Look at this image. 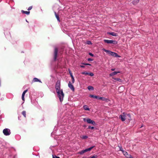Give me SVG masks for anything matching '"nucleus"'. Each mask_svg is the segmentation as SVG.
<instances>
[{"instance_id": "obj_1", "label": "nucleus", "mask_w": 158, "mask_h": 158, "mask_svg": "<svg viewBox=\"0 0 158 158\" xmlns=\"http://www.w3.org/2000/svg\"><path fill=\"white\" fill-rule=\"evenodd\" d=\"M55 88L60 101V102H61L63 100L64 94L63 93V90L62 89H60V81L58 80L56 82Z\"/></svg>"}, {"instance_id": "obj_2", "label": "nucleus", "mask_w": 158, "mask_h": 158, "mask_svg": "<svg viewBox=\"0 0 158 158\" xmlns=\"http://www.w3.org/2000/svg\"><path fill=\"white\" fill-rule=\"evenodd\" d=\"M119 118H121L122 121H124L125 120L130 121L131 120V115L129 114H126L123 113L122 114H121Z\"/></svg>"}, {"instance_id": "obj_3", "label": "nucleus", "mask_w": 158, "mask_h": 158, "mask_svg": "<svg viewBox=\"0 0 158 158\" xmlns=\"http://www.w3.org/2000/svg\"><path fill=\"white\" fill-rule=\"evenodd\" d=\"M102 50L106 52L107 53L109 54L110 56L115 57H118L119 56L118 54L115 52H112L109 50H106L104 48Z\"/></svg>"}, {"instance_id": "obj_4", "label": "nucleus", "mask_w": 158, "mask_h": 158, "mask_svg": "<svg viewBox=\"0 0 158 158\" xmlns=\"http://www.w3.org/2000/svg\"><path fill=\"white\" fill-rule=\"evenodd\" d=\"M83 121L85 122H86L87 123L89 124H92L94 126L96 124L94 120H92L89 118H83Z\"/></svg>"}, {"instance_id": "obj_5", "label": "nucleus", "mask_w": 158, "mask_h": 158, "mask_svg": "<svg viewBox=\"0 0 158 158\" xmlns=\"http://www.w3.org/2000/svg\"><path fill=\"white\" fill-rule=\"evenodd\" d=\"M104 42L107 44H117L118 42L115 40H103Z\"/></svg>"}, {"instance_id": "obj_6", "label": "nucleus", "mask_w": 158, "mask_h": 158, "mask_svg": "<svg viewBox=\"0 0 158 158\" xmlns=\"http://www.w3.org/2000/svg\"><path fill=\"white\" fill-rule=\"evenodd\" d=\"M3 133L4 135L8 136L11 134L10 130L8 128H5L3 130Z\"/></svg>"}, {"instance_id": "obj_7", "label": "nucleus", "mask_w": 158, "mask_h": 158, "mask_svg": "<svg viewBox=\"0 0 158 158\" xmlns=\"http://www.w3.org/2000/svg\"><path fill=\"white\" fill-rule=\"evenodd\" d=\"M58 52V49L56 48L55 47L54 48V57L53 59L54 61H56V60L57 56V54Z\"/></svg>"}, {"instance_id": "obj_8", "label": "nucleus", "mask_w": 158, "mask_h": 158, "mask_svg": "<svg viewBox=\"0 0 158 158\" xmlns=\"http://www.w3.org/2000/svg\"><path fill=\"white\" fill-rule=\"evenodd\" d=\"M119 150L122 152L124 156H125L126 158L128 157H129V156H130L131 155H128L127 152L124 150L123 149H120Z\"/></svg>"}, {"instance_id": "obj_9", "label": "nucleus", "mask_w": 158, "mask_h": 158, "mask_svg": "<svg viewBox=\"0 0 158 158\" xmlns=\"http://www.w3.org/2000/svg\"><path fill=\"white\" fill-rule=\"evenodd\" d=\"M69 87L73 91H74L75 89L73 85L71 83L70 81L69 82L68 85Z\"/></svg>"}, {"instance_id": "obj_10", "label": "nucleus", "mask_w": 158, "mask_h": 158, "mask_svg": "<svg viewBox=\"0 0 158 158\" xmlns=\"http://www.w3.org/2000/svg\"><path fill=\"white\" fill-rule=\"evenodd\" d=\"M98 99L102 100L103 101H105L106 102H108L109 101V99L106 98L104 97H99Z\"/></svg>"}, {"instance_id": "obj_11", "label": "nucleus", "mask_w": 158, "mask_h": 158, "mask_svg": "<svg viewBox=\"0 0 158 158\" xmlns=\"http://www.w3.org/2000/svg\"><path fill=\"white\" fill-rule=\"evenodd\" d=\"M92 149H85V150H83L79 152V153L80 154H82L85 152L90 151Z\"/></svg>"}, {"instance_id": "obj_12", "label": "nucleus", "mask_w": 158, "mask_h": 158, "mask_svg": "<svg viewBox=\"0 0 158 158\" xmlns=\"http://www.w3.org/2000/svg\"><path fill=\"white\" fill-rule=\"evenodd\" d=\"M27 91H28V89H26V90H24L23 92V94H22V100L23 101H25L24 96H25V94H26V93L27 92Z\"/></svg>"}, {"instance_id": "obj_13", "label": "nucleus", "mask_w": 158, "mask_h": 158, "mask_svg": "<svg viewBox=\"0 0 158 158\" xmlns=\"http://www.w3.org/2000/svg\"><path fill=\"white\" fill-rule=\"evenodd\" d=\"M107 34L114 36H117L118 35L117 33L114 32H108Z\"/></svg>"}, {"instance_id": "obj_14", "label": "nucleus", "mask_w": 158, "mask_h": 158, "mask_svg": "<svg viewBox=\"0 0 158 158\" xmlns=\"http://www.w3.org/2000/svg\"><path fill=\"white\" fill-rule=\"evenodd\" d=\"M120 73V72L119 71L114 72H113L112 73H110V76H114L117 74V73Z\"/></svg>"}, {"instance_id": "obj_15", "label": "nucleus", "mask_w": 158, "mask_h": 158, "mask_svg": "<svg viewBox=\"0 0 158 158\" xmlns=\"http://www.w3.org/2000/svg\"><path fill=\"white\" fill-rule=\"evenodd\" d=\"M33 81L34 82H40L41 83H42V82L39 79H38L37 78H34L33 79Z\"/></svg>"}, {"instance_id": "obj_16", "label": "nucleus", "mask_w": 158, "mask_h": 158, "mask_svg": "<svg viewBox=\"0 0 158 158\" xmlns=\"http://www.w3.org/2000/svg\"><path fill=\"white\" fill-rule=\"evenodd\" d=\"M54 14L55 16L57 19L58 21L59 22H60V18L59 17V15L57 14L56 13V12H54Z\"/></svg>"}, {"instance_id": "obj_17", "label": "nucleus", "mask_w": 158, "mask_h": 158, "mask_svg": "<svg viewBox=\"0 0 158 158\" xmlns=\"http://www.w3.org/2000/svg\"><path fill=\"white\" fill-rule=\"evenodd\" d=\"M89 97L91 98H97V99H98V97H99L98 96L94 95H91V94H90L89 95Z\"/></svg>"}, {"instance_id": "obj_18", "label": "nucleus", "mask_w": 158, "mask_h": 158, "mask_svg": "<svg viewBox=\"0 0 158 158\" xmlns=\"http://www.w3.org/2000/svg\"><path fill=\"white\" fill-rule=\"evenodd\" d=\"M140 0H134L132 1V3L133 5H136L139 2Z\"/></svg>"}, {"instance_id": "obj_19", "label": "nucleus", "mask_w": 158, "mask_h": 158, "mask_svg": "<svg viewBox=\"0 0 158 158\" xmlns=\"http://www.w3.org/2000/svg\"><path fill=\"white\" fill-rule=\"evenodd\" d=\"M21 12L23 14H25L27 15H29L30 14V11H25L23 10H21Z\"/></svg>"}, {"instance_id": "obj_20", "label": "nucleus", "mask_w": 158, "mask_h": 158, "mask_svg": "<svg viewBox=\"0 0 158 158\" xmlns=\"http://www.w3.org/2000/svg\"><path fill=\"white\" fill-rule=\"evenodd\" d=\"M84 109L86 110H89V109L87 105H84L83 106Z\"/></svg>"}, {"instance_id": "obj_21", "label": "nucleus", "mask_w": 158, "mask_h": 158, "mask_svg": "<svg viewBox=\"0 0 158 158\" xmlns=\"http://www.w3.org/2000/svg\"><path fill=\"white\" fill-rule=\"evenodd\" d=\"M88 89L89 90H94V87L91 86H89L87 87Z\"/></svg>"}, {"instance_id": "obj_22", "label": "nucleus", "mask_w": 158, "mask_h": 158, "mask_svg": "<svg viewBox=\"0 0 158 158\" xmlns=\"http://www.w3.org/2000/svg\"><path fill=\"white\" fill-rule=\"evenodd\" d=\"M22 114L23 115L24 117H26V112L25 111H23L22 113Z\"/></svg>"}, {"instance_id": "obj_23", "label": "nucleus", "mask_w": 158, "mask_h": 158, "mask_svg": "<svg viewBox=\"0 0 158 158\" xmlns=\"http://www.w3.org/2000/svg\"><path fill=\"white\" fill-rule=\"evenodd\" d=\"M81 138L83 139H86L88 138V136L86 135H83Z\"/></svg>"}, {"instance_id": "obj_24", "label": "nucleus", "mask_w": 158, "mask_h": 158, "mask_svg": "<svg viewBox=\"0 0 158 158\" xmlns=\"http://www.w3.org/2000/svg\"><path fill=\"white\" fill-rule=\"evenodd\" d=\"M95 127H91L90 126H89L88 128V129H91V130L94 129Z\"/></svg>"}, {"instance_id": "obj_25", "label": "nucleus", "mask_w": 158, "mask_h": 158, "mask_svg": "<svg viewBox=\"0 0 158 158\" xmlns=\"http://www.w3.org/2000/svg\"><path fill=\"white\" fill-rule=\"evenodd\" d=\"M81 74H84V75H88L89 74V73H87L85 71V72H83L81 73Z\"/></svg>"}, {"instance_id": "obj_26", "label": "nucleus", "mask_w": 158, "mask_h": 158, "mask_svg": "<svg viewBox=\"0 0 158 158\" xmlns=\"http://www.w3.org/2000/svg\"><path fill=\"white\" fill-rule=\"evenodd\" d=\"M97 156H91L89 157L88 158H97Z\"/></svg>"}, {"instance_id": "obj_27", "label": "nucleus", "mask_w": 158, "mask_h": 158, "mask_svg": "<svg viewBox=\"0 0 158 158\" xmlns=\"http://www.w3.org/2000/svg\"><path fill=\"white\" fill-rule=\"evenodd\" d=\"M114 79L117 81H119V82L122 81V80L121 79H120V78H114Z\"/></svg>"}, {"instance_id": "obj_28", "label": "nucleus", "mask_w": 158, "mask_h": 158, "mask_svg": "<svg viewBox=\"0 0 158 158\" xmlns=\"http://www.w3.org/2000/svg\"><path fill=\"white\" fill-rule=\"evenodd\" d=\"M82 64H83L85 65H91V64H88V63H82Z\"/></svg>"}, {"instance_id": "obj_29", "label": "nucleus", "mask_w": 158, "mask_h": 158, "mask_svg": "<svg viewBox=\"0 0 158 158\" xmlns=\"http://www.w3.org/2000/svg\"><path fill=\"white\" fill-rule=\"evenodd\" d=\"M87 43L88 44H91L92 43L90 41H88L87 42Z\"/></svg>"}, {"instance_id": "obj_30", "label": "nucleus", "mask_w": 158, "mask_h": 158, "mask_svg": "<svg viewBox=\"0 0 158 158\" xmlns=\"http://www.w3.org/2000/svg\"><path fill=\"white\" fill-rule=\"evenodd\" d=\"M88 75H89L91 76H94V74L92 73H89Z\"/></svg>"}, {"instance_id": "obj_31", "label": "nucleus", "mask_w": 158, "mask_h": 158, "mask_svg": "<svg viewBox=\"0 0 158 158\" xmlns=\"http://www.w3.org/2000/svg\"><path fill=\"white\" fill-rule=\"evenodd\" d=\"M87 60L89 61H92L93 60V59L89 58L87 59Z\"/></svg>"}, {"instance_id": "obj_32", "label": "nucleus", "mask_w": 158, "mask_h": 158, "mask_svg": "<svg viewBox=\"0 0 158 158\" xmlns=\"http://www.w3.org/2000/svg\"><path fill=\"white\" fill-rule=\"evenodd\" d=\"M52 158H60L59 157L57 156H56L52 155Z\"/></svg>"}, {"instance_id": "obj_33", "label": "nucleus", "mask_w": 158, "mask_h": 158, "mask_svg": "<svg viewBox=\"0 0 158 158\" xmlns=\"http://www.w3.org/2000/svg\"><path fill=\"white\" fill-rule=\"evenodd\" d=\"M32 6H30L28 7V8L27 9V10H31L32 8Z\"/></svg>"}, {"instance_id": "obj_34", "label": "nucleus", "mask_w": 158, "mask_h": 158, "mask_svg": "<svg viewBox=\"0 0 158 158\" xmlns=\"http://www.w3.org/2000/svg\"><path fill=\"white\" fill-rule=\"evenodd\" d=\"M69 72L70 75L73 74L71 71L70 69H69Z\"/></svg>"}, {"instance_id": "obj_35", "label": "nucleus", "mask_w": 158, "mask_h": 158, "mask_svg": "<svg viewBox=\"0 0 158 158\" xmlns=\"http://www.w3.org/2000/svg\"><path fill=\"white\" fill-rule=\"evenodd\" d=\"M89 55H90V56H94V55L92 53H89Z\"/></svg>"}, {"instance_id": "obj_36", "label": "nucleus", "mask_w": 158, "mask_h": 158, "mask_svg": "<svg viewBox=\"0 0 158 158\" xmlns=\"http://www.w3.org/2000/svg\"><path fill=\"white\" fill-rule=\"evenodd\" d=\"M80 67L81 68H84L85 67V66L82 65H80Z\"/></svg>"}, {"instance_id": "obj_37", "label": "nucleus", "mask_w": 158, "mask_h": 158, "mask_svg": "<svg viewBox=\"0 0 158 158\" xmlns=\"http://www.w3.org/2000/svg\"><path fill=\"white\" fill-rule=\"evenodd\" d=\"M74 79H72V82L73 83L74 82Z\"/></svg>"}, {"instance_id": "obj_38", "label": "nucleus", "mask_w": 158, "mask_h": 158, "mask_svg": "<svg viewBox=\"0 0 158 158\" xmlns=\"http://www.w3.org/2000/svg\"><path fill=\"white\" fill-rule=\"evenodd\" d=\"M128 157H127V158H134L132 157L131 155H130V156H129Z\"/></svg>"}, {"instance_id": "obj_39", "label": "nucleus", "mask_w": 158, "mask_h": 158, "mask_svg": "<svg viewBox=\"0 0 158 158\" xmlns=\"http://www.w3.org/2000/svg\"><path fill=\"white\" fill-rule=\"evenodd\" d=\"M94 147V146H92L90 147L89 148H93Z\"/></svg>"}, {"instance_id": "obj_40", "label": "nucleus", "mask_w": 158, "mask_h": 158, "mask_svg": "<svg viewBox=\"0 0 158 158\" xmlns=\"http://www.w3.org/2000/svg\"><path fill=\"white\" fill-rule=\"evenodd\" d=\"M115 70V69H111V70L112 71H114Z\"/></svg>"}, {"instance_id": "obj_41", "label": "nucleus", "mask_w": 158, "mask_h": 158, "mask_svg": "<svg viewBox=\"0 0 158 158\" xmlns=\"http://www.w3.org/2000/svg\"><path fill=\"white\" fill-rule=\"evenodd\" d=\"M70 75V76L71 77V78L73 77V74Z\"/></svg>"}, {"instance_id": "obj_42", "label": "nucleus", "mask_w": 158, "mask_h": 158, "mask_svg": "<svg viewBox=\"0 0 158 158\" xmlns=\"http://www.w3.org/2000/svg\"><path fill=\"white\" fill-rule=\"evenodd\" d=\"M26 21L28 23V21L27 20V19H26Z\"/></svg>"}, {"instance_id": "obj_43", "label": "nucleus", "mask_w": 158, "mask_h": 158, "mask_svg": "<svg viewBox=\"0 0 158 158\" xmlns=\"http://www.w3.org/2000/svg\"><path fill=\"white\" fill-rule=\"evenodd\" d=\"M72 79H74V78L73 77H72Z\"/></svg>"}, {"instance_id": "obj_44", "label": "nucleus", "mask_w": 158, "mask_h": 158, "mask_svg": "<svg viewBox=\"0 0 158 158\" xmlns=\"http://www.w3.org/2000/svg\"><path fill=\"white\" fill-rule=\"evenodd\" d=\"M86 127V126H85V125H84V126H83V127Z\"/></svg>"}, {"instance_id": "obj_45", "label": "nucleus", "mask_w": 158, "mask_h": 158, "mask_svg": "<svg viewBox=\"0 0 158 158\" xmlns=\"http://www.w3.org/2000/svg\"><path fill=\"white\" fill-rule=\"evenodd\" d=\"M119 148H121V147L119 146Z\"/></svg>"}, {"instance_id": "obj_46", "label": "nucleus", "mask_w": 158, "mask_h": 158, "mask_svg": "<svg viewBox=\"0 0 158 158\" xmlns=\"http://www.w3.org/2000/svg\"><path fill=\"white\" fill-rule=\"evenodd\" d=\"M143 127V126H142L140 127Z\"/></svg>"}]
</instances>
